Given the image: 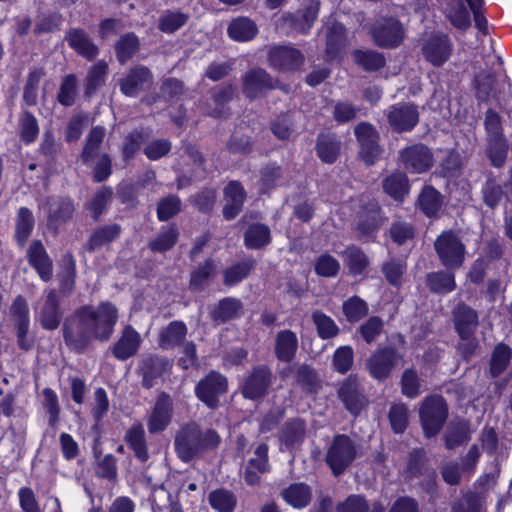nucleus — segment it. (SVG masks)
Listing matches in <instances>:
<instances>
[{
	"label": "nucleus",
	"mask_w": 512,
	"mask_h": 512,
	"mask_svg": "<svg viewBox=\"0 0 512 512\" xmlns=\"http://www.w3.org/2000/svg\"><path fill=\"white\" fill-rule=\"evenodd\" d=\"M65 40L77 54L88 61L94 60L99 54V47L83 29H70L65 35Z\"/></svg>",
	"instance_id": "obj_25"
},
{
	"label": "nucleus",
	"mask_w": 512,
	"mask_h": 512,
	"mask_svg": "<svg viewBox=\"0 0 512 512\" xmlns=\"http://www.w3.org/2000/svg\"><path fill=\"white\" fill-rule=\"evenodd\" d=\"M273 380V373L267 365H256L243 379L240 385L241 393L245 399H262L268 394Z\"/></svg>",
	"instance_id": "obj_7"
},
{
	"label": "nucleus",
	"mask_w": 512,
	"mask_h": 512,
	"mask_svg": "<svg viewBox=\"0 0 512 512\" xmlns=\"http://www.w3.org/2000/svg\"><path fill=\"white\" fill-rule=\"evenodd\" d=\"M153 84L152 72L143 65L132 67L129 72L119 80L122 94L127 97H136L150 89Z\"/></svg>",
	"instance_id": "obj_16"
},
{
	"label": "nucleus",
	"mask_w": 512,
	"mask_h": 512,
	"mask_svg": "<svg viewBox=\"0 0 512 512\" xmlns=\"http://www.w3.org/2000/svg\"><path fill=\"white\" fill-rule=\"evenodd\" d=\"M452 315L457 334L475 333L478 327V313L476 310L465 303H459L453 309Z\"/></svg>",
	"instance_id": "obj_31"
},
{
	"label": "nucleus",
	"mask_w": 512,
	"mask_h": 512,
	"mask_svg": "<svg viewBox=\"0 0 512 512\" xmlns=\"http://www.w3.org/2000/svg\"><path fill=\"white\" fill-rule=\"evenodd\" d=\"M293 369L295 381L303 391L314 393L319 389L320 381L313 367L303 363L295 366Z\"/></svg>",
	"instance_id": "obj_50"
},
{
	"label": "nucleus",
	"mask_w": 512,
	"mask_h": 512,
	"mask_svg": "<svg viewBox=\"0 0 512 512\" xmlns=\"http://www.w3.org/2000/svg\"><path fill=\"white\" fill-rule=\"evenodd\" d=\"M312 321L316 327L318 336L323 340H328L336 337L340 328L335 321L321 311H314L312 313Z\"/></svg>",
	"instance_id": "obj_54"
},
{
	"label": "nucleus",
	"mask_w": 512,
	"mask_h": 512,
	"mask_svg": "<svg viewBox=\"0 0 512 512\" xmlns=\"http://www.w3.org/2000/svg\"><path fill=\"white\" fill-rule=\"evenodd\" d=\"M34 216L27 207L19 208L15 221V239L20 247H24L34 228Z\"/></svg>",
	"instance_id": "obj_47"
},
{
	"label": "nucleus",
	"mask_w": 512,
	"mask_h": 512,
	"mask_svg": "<svg viewBox=\"0 0 512 512\" xmlns=\"http://www.w3.org/2000/svg\"><path fill=\"white\" fill-rule=\"evenodd\" d=\"M342 148L340 137L335 133H320L316 140V153L320 160L333 164L338 159Z\"/></svg>",
	"instance_id": "obj_27"
},
{
	"label": "nucleus",
	"mask_w": 512,
	"mask_h": 512,
	"mask_svg": "<svg viewBox=\"0 0 512 512\" xmlns=\"http://www.w3.org/2000/svg\"><path fill=\"white\" fill-rule=\"evenodd\" d=\"M417 202L427 217H435L442 206V195L433 186L426 185L419 194Z\"/></svg>",
	"instance_id": "obj_46"
},
{
	"label": "nucleus",
	"mask_w": 512,
	"mask_h": 512,
	"mask_svg": "<svg viewBox=\"0 0 512 512\" xmlns=\"http://www.w3.org/2000/svg\"><path fill=\"white\" fill-rule=\"evenodd\" d=\"M452 43L447 35H432L422 45V54L435 67L442 66L451 56Z\"/></svg>",
	"instance_id": "obj_20"
},
{
	"label": "nucleus",
	"mask_w": 512,
	"mask_h": 512,
	"mask_svg": "<svg viewBox=\"0 0 512 512\" xmlns=\"http://www.w3.org/2000/svg\"><path fill=\"white\" fill-rule=\"evenodd\" d=\"M350 274L360 275L369 265V259L364 251L356 245H349L343 251L337 252Z\"/></svg>",
	"instance_id": "obj_38"
},
{
	"label": "nucleus",
	"mask_w": 512,
	"mask_h": 512,
	"mask_svg": "<svg viewBox=\"0 0 512 512\" xmlns=\"http://www.w3.org/2000/svg\"><path fill=\"white\" fill-rule=\"evenodd\" d=\"M227 391V379L216 371H211L195 387V395L207 407L215 409L219 397Z\"/></svg>",
	"instance_id": "obj_12"
},
{
	"label": "nucleus",
	"mask_w": 512,
	"mask_h": 512,
	"mask_svg": "<svg viewBox=\"0 0 512 512\" xmlns=\"http://www.w3.org/2000/svg\"><path fill=\"white\" fill-rule=\"evenodd\" d=\"M44 207L47 213V226L49 229H58L60 225L69 222L74 215L75 205L70 197L50 196L46 199Z\"/></svg>",
	"instance_id": "obj_17"
},
{
	"label": "nucleus",
	"mask_w": 512,
	"mask_h": 512,
	"mask_svg": "<svg viewBox=\"0 0 512 512\" xmlns=\"http://www.w3.org/2000/svg\"><path fill=\"white\" fill-rule=\"evenodd\" d=\"M243 313V304L239 299L226 297L210 311L211 319L217 324H224L240 317Z\"/></svg>",
	"instance_id": "obj_34"
},
{
	"label": "nucleus",
	"mask_w": 512,
	"mask_h": 512,
	"mask_svg": "<svg viewBox=\"0 0 512 512\" xmlns=\"http://www.w3.org/2000/svg\"><path fill=\"white\" fill-rule=\"evenodd\" d=\"M346 44V29L343 24L331 21L326 26V54L336 58Z\"/></svg>",
	"instance_id": "obj_36"
},
{
	"label": "nucleus",
	"mask_w": 512,
	"mask_h": 512,
	"mask_svg": "<svg viewBox=\"0 0 512 512\" xmlns=\"http://www.w3.org/2000/svg\"><path fill=\"white\" fill-rule=\"evenodd\" d=\"M224 207L222 210L226 220L236 218L243 209L246 192L239 181H230L224 188Z\"/></svg>",
	"instance_id": "obj_24"
},
{
	"label": "nucleus",
	"mask_w": 512,
	"mask_h": 512,
	"mask_svg": "<svg viewBox=\"0 0 512 512\" xmlns=\"http://www.w3.org/2000/svg\"><path fill=\"white\" fill-rule=\"evenodd\" d=\"M62 315L57 290H45L43 303L38 316V321L42 328L45 330L57 329L60 325Z\"/></svg>",
	"instance_id": "obj_21"
},
{
	"label": "nucleus",
	"mask_w": 512,
	"mask_h": 512,
	"mask_svg": "<svg viewBox=\"0 0 512 512\" xmlns=\"http://www.w3.org/2000/svg\"><path fill=\"white\" fill-rule=\"evenodd\" d=\"M121 230V226L116 223L97 227L89 236L85 244V249L92 253L104 246L109 245L119 238Z\"/></svg>",
	"instance_id": "obj_32"
},
{
	"label": "nucleus",
	"mask_w": 512,
	"mask_h": 512,
	"mask_svg": "<svg viewBox=\"0 0 512 512\" xmlns=\"http://www.w3.org/2000/svg\"><path fill=\"white\" fill-rule=\"evenodd\" d=\"M174 415L173 400L166 392H161L146 416V425L150 434H158L168 428Z\"/></svg>",
	"instance_id": "obj_11"
},
{
	"label": "nucleus",
	"mask_w": 512,
	"mask_h": 512,
	"mask_svg": "<svg viewBox=\"0 0 512 512\" xmlns=\"http://www.w3.org/2000/svg\"><path fill=\"white\" fill-rule=\"evenodd\" d=\"M113 190L109 186L101 187L94 197L85 204V208L91 213L94 220H98L106 206L111 202Z\"/></svg>",
	"instance_id": "obj_60"
},
{
	"label": "nucleus",
	"mask_w": 512,
	"mask_h": 512,
	"mask_svg": "<svg viewBox=\"0 0 512 512\" xmlns=\"http://www.w3.org/2000/svg\"><path fill=\"white\" fill-rule=\"evenodd\" d=\"M510 147L506 137L486 139L485 153L490 164L495 168L505 165Z\"/></svg>",
	"instance_id": "obj_43"
},
{
	"label": "nucleus",
	"mask_w": 512,
	"mask_h": 512,
	"mask_svg": "<svg viewBox=\"0 0 512 512\" xmlns=\"http://www.w3.org/2000/svg\"><path fill=\"white\" fill-rule=\"evenodd\" d=\"M124 440L133 451L135 458L145 463L149 459L148 445L144 427L141 423L133 424L125 433Z\"/></svg>",
	"instance_id": "obj_33"
},
{
	"label": "nucleus",
	"mask_w": 512,
	"mask_h": 512,
	"mask_svg": "<svg viewBox=\"0 0 512 512\" xmlns=\"http://www.w3.org/2000/svg\"><path fill=\"white\" fill-rule=\"evenodd\" d=\"M118 309L109 301L94 307L83 305L68 316L62 327L65 345L75 353H83L93 340L108 342L118 321Z\"/></svg>",
	"instance_id": "obj_1"
},
{
	"label": "nucleus",
	"mask_w": 512,
	"mask_h": 512,
	"mask_svg": "<svg viewBox=\"0 0 512 512\" xmlns=\"http://www.w3.org/2000/svg\"><path fill=\"white\" fill-rule=\"evenodd\" d=\"M319 10V0H308L303 9L284 14L279 19L278 28L287 35L292 33L307 34L314 25Z\"/></svg>",
	"instance_id": "obj_6"
},
{
	"label": "nucleus",
	"mask_w": 512,
	"mask_h": 512,
	"mask_svg": "<svg viewBox=\"0 0 512 512\" xmlns=\"http://www.w3.org/2000/svg\"><path fill=\"white\" fill-rule=\"evenodd\" d=\"M44 75L43 69L34 68L29 71L22 96L25 105L35 106L37 104L38 88Z\"/></svg>",
	"instance_id": "obj_55"
},
{
	"label": "nucleus",
	"mask_w": 512,
	"mask_h": 512,
	"mask_svg": "<svg viewBox=\"0 0 512 512\" xmlns=\"http://www.w3.org/2000/svg\"><path fill=\"white\" fill-rule=\"evenodd\" d=\"M220 442L221 438L215 430H202L196 422H189L176 433L174 447L179 459L188 463L206 450L216 449Z\"/></svg>",
	"instance_id": "obj_2"
},
{
	"label": "nucleus",
	"mask_w": 512,
	"mask_h": 512,
	"mask_svg": "<svg viewBox=\"0 0 512 512\" xmlns=\"http://www.w3.org/2000/svg\"><path fill=\"white\" fill-rule=\"evenodd\" d=\"M355 137L359 143V158L371 166L378 161L383 149L379 145L380 135L375 127L368 122H361L354 128Z\"/></svg>",
	"instance_id": "obj_8"
},
{
	"label": "nucleus",
	"mask_w": 512,
	"mask_h": 512,
	"mask_svg": "<svg viewBox=\"0 0 512 512\" xmlns=\"http://www.w3.org/2000/svg\"><path fill=\"white\" fill-rule=\"evenodd\" d=\"M254 266L255 261L253 259H247L224 270V284L226 286L236 285L247 278L250 272L254 269Z\"/></svg>",
	"instance_id": "obj_61"
},
{
	"label": "nucleus",
	"mask_w": 512,
	"mask_h": 512,
	"mask_svg": "<svg viewBox=\"0 0 512 512\" xmlns=\"http://www.w3.org/2000/svg\"><path fill=\"white\" fill-rule=\"evenodd\" d=\"M298 350V338L292 330H281L275 337L274 353L276 358L285 363H290Z\"/></svg>",
	"instance_id": "obj_28"
},
{
	"label": "nucleus",
	"mask_w": 512,
	"mask_h": 512,
	"mask_svg": "<svg viewBox=\"0 0 512 512\" xmlns=\"http://www.w3.org/2000/svg\"><path fill=\"white\" fill-rule=\"evenodd\" d=\"M399 156L403 167L410 173H425L434 163L432 151L421 143L401 149Z\"/></svg>",
	"instance_id": "obj_15"
},
{
	"label": "nucleus",
	"mask_w": 512,
	"mask_h": 512,
	"mask_svg": "<svg viewBox=\"0 0 512 512\" xmlns=\"http://www.w3.org/2000/svg\"><path fill=\"white\" fill-rule=\"evenodd\" d=\"M387 122L393 132H411L419 123L420 114L414 103L401 102L388 107L385 111Z\"/></svg>",
	"instance_id": "obj_10"
},
{
	"label": "nucleus",
	"mask_w": 512,
	"mask_h": 512,
	"mask_svg": "<svg viewBox=\"0 0 512 512\" xmlns=\"http://www.w3.org/2000/svg\"><path fill=\"white\" fill-rule=\"evenodd\" d=\"M76 261L72 254L68 253L64 255L60 263V271L56 275L58 282V295L61 294L63 297H69L76 284Z\"/></svg>",
	"instance_id": "obj_26"
},
{
	"label": "nucleus",
	"mask_w": 512,
	"mask_h": 512,
	"mask_svg": "<svg viewBox=\"0 0 512 512\" xmlns=\"http://www.w3.org/2000/svg\"><path fill=\"white\" fill-rule=\"evenodd\" d=\"M434 247L441 263L446 268L456 269L462 266L466 249L456 232L443 231L435 240Z\"/></svg>",
	"instance_id": "obj_4"
},
{
	"label": "nucleus",
	"mask_w": 512,
	"mask_h": 512,
	"mask_svg": "<svg viewBox=\"0 0 512 512\" xmlns=\"http://www.w3.org/2000/svg\"><path fill=\"white\" fill-rule=\"evenodd\" d=\"M427 285L435 293H448L455 289L454 274L448 271H438L427 275Z\"/></svg>",
	"instance_id": "obj_57"
},
{
	"label": "nucleus",
	"mask_w": 512,
	"mask_h": 512,
	"mask_svg": "<svg viewBox=\"0 0 512 512\" xmlns=\"http://www.w3.org/2000/svg\"><path fill=\"white\" fill-rule=\"evenodd\" d=\"M236 89V86L230 82L211 88L209 94L216 107L209 112V115L215 118L221 117L223 107L233 100Z\"/></svg>",
	"instance_id": "obj_39"
},
{
	"label": "nucleus",
	"mask_w": 512,
	"mask_h": 512,
	"mask_svg": "<svg viewBox=\"0 0 512 512\" xmlns=\"http://www.w3.org/2000/svg\"><path fill=\"white\" fill-rule=\"evenodd\" d=\"M139 49V39L134 33L120 36L115 43V52L120 64H125Z\"/></svg>",
	"instance_id": "obj_52"
},
{
	"label": "nucleus",
	"mask_w": 512,
	"mask_h": 512,
	"mask_svg": "<svg viewBox=\"0 0 512 512\" xmlns=\"http://www.w3.org/2000/svg\"><path fill=\"white\" fill-rule=\"evenodd\" d=\"M141 343V335L131 325H127L110 349L117 360L126 361L137 354Z\"/></svg>",
	"instance_id": "obj_22"
},
{
	"label": "nucleus",
	"mask_w": 512,
	"mask_h": 512,
	"mask_svg": "<svg viewBox=\"0 0 512 512\" xmlns=\"http://www.w3.org/2000/svg\"><path fill=\"white\" fill-rule=\"evenodd\" d=\"M27 260L30 266L36 270L41 280L48 282L53 275V263L43 243L33 240L27 249Z\"/></svg>",
	"instance_id": "obj_23"
},
{
	"label": "nucleus",
	"mask_w": 512,
	"mask_h": 512,
	"mask_svg": "<svg viewBox=\"0 0 512 512\" xmlns=\"http://www.w3.org/2000/svg\"><path fill=\"white\" fill-rule=\"evenodd\" d=\"M419 414L425 435L427 437L437 435L448 416L444 398L439 395L426 397L421 403Z\"/></svg>",
	"instance_id": "obj_5"
},
{
	"label": "nucleus",
	"mask_w": 512,
	"mask_h": 512,
	"mask_svg": "<svg viewBox=\"0 0 512 512\" xmlns=\"http://www.w3.org/2000/svg\"><path fill=\"white\" fill-rule=\"evenodd\" d=\"M189 19V15L180 11H166L160 16L158 29L164 33H174L183 27Z\"/></svg>",
	"instance_id": "obj_62"
},
{
	"label": "nucleus",
	"mask_w": 512,
	"mask_h": 512,
	"mask_svg": "<svg viewBox=\"0 0 512 512\" xmlns=\"http://www.w3.org/2000/svg\"><path fill=\"white\" fill-rule=\"evenodd\" d=\"M105 137V128L102 126H96L91 129L86 137L85 144L80 155V158L84 164L90 163L95 158H98L101 154L99 153L101 145Z\"/></svg>",
	"instance_id": "obj_44"
},
{
	"label": "nucleus",
	"mask_w": 512,
	"mask_h": 512,
	"mask_svg": "<svg viewBox=\"0 0 512 512\" xmlns=\"http://www.w3.org/2000/svg\"><path fill=\"white\" fill-rule=\"evenodd\" d=\"M166 368L164 359L157 356H150L143 360L140 372L142 375V386L146 389H151L156 380L161 377Z\"/></svg>",
	"instance_id": "obj_40"
},
{
	"label": "nucleus",
	"mask_w": 512,
	"mask_h": 512,
	"mask_svg": "<svg viewBox=\"0 0 512 512\" xmlns=\"http://www.w3.org/2000/svg\"><path fill=\"white\" fill-rule=\"evenodd\" d=\"M374 43L381 48H394L404 39V28L395 18H381L371 28Z\"/></svg>",
	"instance_id": "obj_13"
},
{
	"label": "nucleus",
	"mask_w": 512,
	"mask_h": 512,
	"mask_svg": "<svg viewBox=\"0 0 512 512\" xmlns=\"http://www.w3.org/2000/svg\"><path fill=\"white\" fill-rule=\"evenodd\" d=\"M108 75V64L104 60H99L93 64L87 72L85 78L84 93L86 96L91 97L95 94L106 82Z\"/></svg>",
	"instance_id": "obj_42"
},
{
	"label": "nucleus",
	"mask_w": 512,
	"mask_h": 512,
	"mask_svg": "<svg viewBox=\"0 0 512 512\" xmlns=\"http://www.w3.org/2000/svg\"><path fill=\"white\" fill-rule=\"evenodd\" d=\"M483 497L469 492L452 505V512H483Z\"/></svg>",
	"instance_id": "obj_64"
},
{
	"label": "nucleus",
	"mask_w": 512,
	"mask_h": 512,
	"mask_svg": "<svg viewBox=\"0 0 512 512\" xmlns=\"http://www.w3.org/2000/svg\"><path fill=\"white\" fill-rule=\"evenodd\" d=\"M305 436L306 422L301 418H292L282 426L279 440L287 449H294L303 443Z\"/></svg>",
	"instance_id": "obj_30"
},
{
	"label": "nucleus",
	"mask_w": 512,
	"mask_h": 512,
	"mask_svg": "<svg viewBox=\"0 0 512 512\" xmlns=\"http://www.w3.org/2000/svg\"><path fill=\"white\" fill-rule=\"evenodd\" d=\"M78 94V80L75 74L66 75L57 93V101L65 107H71L75 104Z\"/></svg>",
	"instance_id": "obj_56"
},
{
	"label": "nucleus",
	"mask_w": 512,
	"mask_h": 512,
	"mask_svg": "<svg viewBox=\"0 0 512 512\" xmlns=\"http://www.w3.org/2000/svg\"><path fill=\"white\" fill-rule=\"evenodd\" d=\"M208 501L217 512H234L237 504L235 494L224 488L212 491L208 496Z\"/></svg>",
	"instance_id": "obj_51"
},
{
	"label": "nucleus",
	"mask_w": 512,
	"mask_h": 512,
	"mask_svg": "<svg viewBox=\"0 0 512 512\" xmlns=\"http://www.w3.org/2000/svg\"><path fill=\"white\" fill-rule=\"evenodd\" d=\"M495 75L491 72L482 71L474 78V89L477 100L487 102L493 95Z\"/></svg>",
	"instance_id": "obj_59"
},
{
	"label": "nucleus",
	"mask_w": 512,
	"mask_h": 512,
	"mask_svg": "<svg viewBox=\"0 0 512 512\" xmlns=\"http://www.w3.org/2000/svg\"><path fill=\"white\" fill-rule=\"evenodd\" d=\"M277 81L263 68H252L242 77V93L249 100L264 96L276 88Z\"/></svg>",
	"instance_id": "obj_14"
},
{
	"label": "nucleus",
	"mask_w": 512,
	"mask_h": 512,
	"mask_svg": "<svg viewBox=\"0 0 512 512\" xmlns=\"http://www.w3.org/2000/svg\"><path fill=\"white\" fill-rule=\"evenodd\" d=\"M337 512H385L384 507L379 503L368 506L366 500L360 495H350L344 502L340 503Z\"/></svg>",
	"instance_id": "obj_58"
},
{
	"label": "nucleus",
	"mask_w": 512,
	"mask_h": 512,
	"mask_svg": "<svg viewBox=\"0 0 512 512\" xmlns=\"http://www.w3.org/2000/svg\"><path fill=\"white\" fill-rule=\"evenodd\" d=\"M381 225L379 209H372L368 213L360 216L357 231L359 238L365 241H373Z\"/></svg>",
	"instance_id": "obj_49"
},
{
	"label": "nucleus",
	"mask_w": 512,
	"mask_h": 512,
	"mask_svg": "<svg viewBox=\"0 0 512 512\" xmlns=\"http://www.w3.org/2000/svg\"><path fill=\"white\" fill-rule=\"evenodd\" d=\"M280 496L289 506L303 509L311 503L312 488L303 482L292 483L281 490Z\"/></svg>",
	"instance_id": "obj_29"
},
{
	"label": "nucleus",
	"mask_w": 512,
	"mask_h": 512,
	"mask_svg": "<svg viewBox=\"0 0 512 512\" xmlns=\"http://www.w3.org/2000/svg\"><path fill=\"white\" fill-rule=\"evenodd\" d=\"M358 456L356 442L346 434H337L327 446L325 463L335 477L342 475Z\"/></svg>",
	"instance_id": "obj_3"
},
{
	"label": "nucleus",
	"mask_w": 512,
	"mask_h": 512,
	"mask_svg": "<svg viewBox=\"0 0 512 512\" xmlns=\"http://www.w3.org/2000/svg\"><path fill=\"white\" fill-rule=\"evenodd\" d=\"M353 59L366 71H377L384 67L386 62L383 54L374 50H355Z\"/></svg>",
	"instance_id": "obj_53"
},
{
	"label": "nucleus",
	"mask_w": 512,
	"mask_h": 512,
	"mask_svg": "<svg viewBox=\"0 0 512 512\" xmlns=\"http://www.w3.org/2000/svg\"><path fill=\"white\" fill-rule=\"evenodd\" d=\"M187 335V326L182 321H172L159 333V346L172 349L179 346Z\"/></svg>",
	"instance_id": "obj_37"
},
{
	"label": "nucleus",
	"mask_w": 512,
	"mask_h": 512,
	"mask_svg": "<svg viewBox=\"0 0 512 512\" xmlns=\"http://www.w3.org/2000/svg\"><path fill=\"white\" fill-rule=\"evenodd\" d=\"M401 359L402 355L395 347H379L367 358L365 367L373 379L384 381Z\"/></svg>",
	"instance_id": "obj_9"
},
{
	"label": "nucleus",
	"mask_w": 512,
	"mask_h": 512,
	"mask_svg": "<svg viewBox=\"0 0 512 512\" xmlns=\"http://www.w3.org/2000/svg\"><path fill=\"white\" fill-rule=\"evenodd\" d=\"M382 188L395 201H403L410 191L409 179L404 172L394 171L383 178Z\"/></svg>",
	"instance_id": "obj_35"
},
{
	"label": "nucleus",
	"mask_w": 512,
	"mask_h": 512,
	"mask_svg": "<svg viewBox=\"0 0 512 512\" xmlns=\"http://www.w3.org/2000/svg\"><path fill=\"white\" fill-rule=\"evenodd\" d=\"M179 237V230L175 224L163 227L158 235L148 243L152 252L163 253L171 250Z\"/></svg>",
	"instance_id": "obj_48"
},
{
	"label": "nucleus",
	"mask_w": 512,
	"mask_h": 512,
	"mask_svg": "<svg viewBox=\"0 0 512 512\" xmlns=\"http://www.w3.org/2000/svg\"><path fill=\"white\" fill-rule=\"evenodd\" d=\"M229 37L238 42L252 40L258 33L257 25L247 17L233 19L227 29Z\"/></svg>",
	"instance_id": "obj_41"
},
{
	"label": "nucleus",
	"mask_w": 512,
	"mask_h": 512,
	"mask_svg": "<svg viewBox=\"0 0 512 512\" xmlns=\"http://www.w3.org/2000/svg\"><path fill=\"white\" fill-rule=\"evenodd\" d=\"M337 395L346 410L353 416H358L367 404L357 378L352 375L338 384Z\"/></svg>",
	"instance_id": "obj_18"
},
{
	"label": "nucleus",
	"mask_w": 512,
	"mask_h": 512,
	"mask_svg": "<svg viewBox=\"0 0 512 512\" xmlns=\"http://www.w3.org/2000/svg\"><path fill=\"white\" fill-rule=\"evenodd\" d=\"M415 234L416 230L414 225L403 220L394 221L389 229L391 240L399 246L412 241Z\"/></svg>",
	"instance_id": "obj_63"
},
{
	"label": "nucleus",
	"mask_w": 512,
	"mask_h": 512,
	"mask_svg": "<svg viewBox=\"0 0 512 512\" xmlns=\"http://www.w3.org/2000/svg\"><path fill=\"white\" fill-rule=\"evenodd\" d=\"M271 242L270 228L262 223L248 226L244 232V244L248 249H261Z\"/></svg>",
	"instance_id": "obj_45"
},
{
	"label": "nucleus",
	"mask_w": 512,
	"mask_h": 512,
	"mask_svg": "<svg viewBox=\"0 0 512 512\" xmlns=\"http://www.w3.org/2000/svg\"><path fill=\"white\" fill-rule=\"evenodd\" d=\"M302 52L292 46H273L268 52L269 65L278 71H294L304 62Z\"/></svg>",
	"instance_id": "obj_19"
}]
</instances>
